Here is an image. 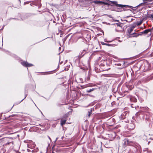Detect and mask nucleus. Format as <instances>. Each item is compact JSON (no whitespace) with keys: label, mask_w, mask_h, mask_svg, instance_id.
<instances>
[{"label":"nucleus","mask_w":153,"mask_h":153,"mask_svg":"<svg viewBox=\"0 0 153 153\" xmlns=\"http://www.w3.org/2000/svg\"><path fill=\"white\" fill-rule=\"evenodd\" d=\"M105 1H109L110 2L108 3L107 2H105L104 1H94V3L96 4H103L105 5H110L111 6H112L114 5H115L116 6V7H119L123 8L124 7L127 6L126 5L118 4L117 2L116 1H110L109 0H105Z\"/></svg>","instance_id":"1"},{"label":"nucleus","mask_w":153,"mask_h":153,"mask_svg":"<svg viewBox=\"0 0 153 153\" xmlns=\"http://www.w3.org/2000/svg\"><path fill=\"white\" fill-rule=\"evenodd\" d=\"M11 134V136H10V148L13 149L15 151L16 153H18V147L16 146V139L17 138V135H16L14 137H13V134Z\"/></svg>","instance_id":"2"},{"label":"nucleus","mask_w":153,"mask_h":153,"mask_svg":"<svg viewBox=\"0 0 153 153\" xmlns=\"http://www.w3.org/2000/svg\"><path fill=\"white\" fill-rule=\"evenodd\" d=\"M116 30L118 32H121L123 31V26L124 24L123 23L119 22L116 24Z\"/></svg>","instance_id":"3"},{"label":"nucleus","mask_w":153,"mask_h":153,"mask_svg":"<svg viewBox=\"0 0 153 153\" xmlns=\"http://www.w3.org/2000/svg\"><path fill=\"white\" fill-rule=\"evenodd\" d=\"M132 142L129 140L127 138H126L123 141L122 146L123 147L125 148L127 146L131 145Z\"/></svg>","instance_id":"4"},{"label":"nucleus","mask_w":153,"mask_h":153,"mask_svg":"<svg viewBox=\"0 0 153 153\" xmlns=\"http://www.w3.org/2000/svg\"><path fill=\"white\" fill-rule=\"evenodd\" d=\"M136 25H133L131 27H129L127 29V31L128 34L129 36H130V34H131V32L133 31L134 29L136 27Z\"/></svg>","instance_id":"5"},{"label":"nucleus","mask_w":153,"mask_h":153,"mask_svg":"<svg viewBox=\"0 0 153 153\" xmlns=\"http://www.w3.org/2000/svg\"><path fill=\"white\" fill-rule=\"evenodd\" d=\"M21 64L24 66L27 67H30L33 65L32 64L29 63L25 61L22 62Z\"/></svg>","instance_id":"6"},{"label":"nucleus","mask_w":153,"mask_h":153,"mask_svg":"<svg viewBox=\"0 0 153 153\" xmlns=\"http://www.w3.org/2000/svg\"><path fill=\"white\" fill-rule=\"evenodd\" d=\"M88 50V47L87 48L84 49L81 52L79 56V58H81L85 54Z\"/></svg>","instance_id":"7"},{"label":"nucleus","mask_w":153,"mask_h":153,"mask_svg":"<svg viewBox=\"0 0 153 153\" xmlns=\"http://www.w3.org/2000/svg\"><path fill=\"white\" fill-rule=\"evenodd\" d=\"M72 114V111H69L67 113H66V114H64L62 117V119H64L65 120L67 119V118L68 117L71 115Z\"/></svg>","instance_id":"8"},{"label":"nucleus","mask_w":153,"mask_h":153,"mask_svg":"<svg viewBox=\"0 0 153 153\" xmlns=\"http://www.w3.org/2000/svg\"><path fill=\"white\" fill-rule=\"evenodd\" d=\"M107 61L106 60H102L101 61V64L100 65L101 67H104L107 65Z\"/></svg>","instance_id":"9"},{"label":"nucleus","mask_w":153,"mask_h":153,"mask_svg":"<svg viewBox=\"0 0 153 153\" xmlns=\"http://www.w3.org/2000/svg\"><path fill=\"white\" fill-rule=\"evenodd\" d=\"M135 125L133 123H131L129 124L128 127L129 130H133L135 128Z\"/></svg>","instance_id":"10"},{"label":"nucleus","mask_w":153,"mask_h":153,"mask_svg":"<svg viewBox=\"0 0 153 153\" xmlns=\"http://www.w3.org/2000/svg\"><path fill=\"white\" fill-rule=\"evenodd\" d=\"M144 3H142L140 4V5H144L146 3H149L153 1V0H143Z\"/></svg>","instance_id":"11"},{"label":"nucleus","mask_w":153,"mask_h":153,"mask_svg":"<svg viewBox=\"0 0 153 153\" xmlns=\"http://www.w3.org/2000/svg\"><path fill=\"white\" fill-rule=\"evenodd\" d=\"M108 135L110 138L112 139L115 137V133L114 132H112L108 134Z\"/></svg>","instance_id":"12"},{"label":"nucleus","mask_w":153,"mask_h":153,"mask_svg":"<svg viewBox=\"0 0 153 153\" xmlns=\"http://www.w3.org/2000/svg\"><path fill=\"white\" fill-rule=\"evenodd\" d=\"M153 29H152V28L151 29H148L145 30L143 31V32H141V33L142 34H147L149 32H151L152 30H153Z\"/></svg>","instance_id":"13"},{"label":"nucleus","mask_w":153,"mask_h":153,"mask_svg":"<svg viewBox=\"0 0 153 153\" xmlns=\"http://www.w3.org/2000/svg\"><path fill=\"white\" fill-rule=\"evenodd\" d=\"M140 35V34H138L137 33H132L131 34H130V36H129L130 37H137L138 36Z\"/></svg>","instance_id":"14"},{"label":"nucleus","mask_w":153,"mask_h":153,"mask_svg":"<svg viewBox=\"0 0 153 153\" xmlns=\"http://www.w3.org/2000/svg\"><path fill=\"white\" fill-rule=\"evenodd\" d=\"M66 121V120L61 119V126H63L65 124Z\"/></svg>","instance_id":"15"},{"label":"nucleus","mask_w":153,"mask_h":153,"mask_svg":"<svg viewBox=\"0 0 153 153\" xmlns=\"http://www.w3.org/2000/svg\"><path fill=\"white\" fill-rule=\"evenodd\" d=\"M97 88H93L91 89H90L89 90H87L86 91L88 93H90L91 91H93L95 90H97Z\"/></svg>","instance_id":"16"},{"label":"nucleus","mask_w":153,"mask_h":153,"mask_svg":"<svg viewBox=\"0 0 153 153\" xmlns=\"http://www.w3.org/2000/svg\"><path fill=\"white\" fill-rule=\"evenodd\" d=\"M143 23V20H141L140 22H136L135 25L134 24V25H136V26H139L140 25Z\"/></svg>","instance_id":"17"},{"label":"nucleus","mask_w":153,"mask_h":153,"mask_svg":"<svg viewBox=\"0 0 153 153\" xmlns=\"http://www.w3.org/2000/svg\"><path fill=\"white\" fill-rule=\"evenodd\" d=\"M131 101H133L134 102H136L137 101V100L136 98L134 97L131 98L130 99Z\"/></svg>","instance_id":"18"},{"label":"nucleus","mask_w":153,"mask_h":153,"mask_svg":"<svg viewBox=\"0 0 153 153\" xmlns=\"http://www.w3.org/2000/svg\"><path fill=\"white\" fill-rule=\"evenodd\" d=\"M101 44L102 45H106L108 46H111V45L109 44H107L104 42H102Z\"/></svg>","instance_id":"19"},{"label":"nucleus","mask_w":153,"mask_h":153,"mask_svg":"<svg viewBox=\"0 0 153 153\" xmlns=\"http://www.w3.org/2000/svg\"><path fill=\"white\" fill-rule=\"evenodd\" d=\"M88 85H89V87H94L96 86V84L92 83H90L88 84Z\"/></svg>","instance_id":"20"},{"label":"nucleus","mask_w":153,"mask_h":153,"mask_svg":"<svg viewBox=\"0 0 153 153\" xmlns=\"http://www.w3.org/2000/svg\"><path fill=\"white\" fill-rule=\"evenodd\" d=\"M92 110L91 109L89 111H88V114H87V115L88 117H90L91 115L92 114Z\"/></svg>","instance_id":"21"},{"label":"nucleus","mask_w":153,"mask_h":153,"mask_svg":"<svg viewBox=\"0 0 153 153\" xmlns=\"http://www.w3.org/2000/svg\"><path fill=\"white\" fill-rule=\"evenodd\" d=\"M126 85L127 87L130 90H131L133 88V86L132 85H127V84H126Z\"/></svg>","instance_id":"22"},{"label":"nucleus","mask_w":153,"mask_h":153,"mask_svg":"<svg viewBox=\"0 0 153 153\" xmlns=\"http://www.w3.org/2000/svg\"><path fill=\"white\" fill-rule=\"evenodd\" d=\"M90 74L89 73L88 75V76L87 77L86 80L87 81H89L90 80Z\"/></svg>","instance_id":"23"},{"label":"nucleus","mask_w":153,"mask_h":153,"mask_svg":"<svg viewBox=\"0 0 153 153\" xmlns=\"http://www.w3.org/2000/svg\"><path fill=\"white\" fill-rule=\"evenodd\" d=\"M84 86V87H83V88L89 87V85H88V84H87L84 86Z\"/></svg>","instance_id":"24"},{"label":"nucleus","mask_w":153,"mask_h":153,"mask_svg":"<svg viewBox=\"0 0 153 153\" xmlns=\"http://www.w3.org/2000/svg\"><path fill=\"white\" fill-rule=\"evenodd\" d=\"M102 69L103 70H104V71H108V70L109 69H110V68H108V69H107V68H102Z\"/></svg>","instance_id":"25"},{"label":"nucleus","mask_w":153,"mask_h":153,"mask_svg":"<svg viewBox=\"0 0 153 153\" xmlns=\"http://www.w3.org/2000/svg\"><path fill=\"white\" fill-rule=\"evenodd\" d=\"M149 17L152 18L153 19V14H151L149 15Z\"/></svg>","instance_id":"26"},{"label":"nucleus","mask_w":153,"mask_h":153,"mask_svg":"<svg viewBox=\"0 0 153 153\" xmlns=\"http://www.w3.org/2000/svg\"><path fill=\"white\" fill-rule=\"evenodd\" d=\"M80 79V82H79V83H82L83 82V80H82V79Z\"/></svg>","instance_id":"27"},{"label":"nucleus","mask_w":153,"mask_h":153,"mask_svg":"<svg viewBox=\"0 0 153 153\" xmlns=\"http://www.w3.org/2000/svg\"><path fill=\"white\" fill-rule=\"evenodd\" d=\"M140 112H138L136 114V115H140Z\"/></svg>","instance_id":"28"},{"label":"nucleus","mask_w":153,"mask_h":153,"mask_svg":"<svg viewBox=\"0 0 153 153\" xmlns=\"http://www.w3.org/2000/svg\"><path fill=\"white\" fill-rule=\"evenodd\" d=\"M64 105L63 104H59L58 105L59 106H61V105Z\"/></svg>","instance_id":"29"},{"label":"nucleus","mask_w":153,"mask_h":153,"mask_svg":"<svg viewBox=\"0 0 153 153\" xmlns=\"http://www.w3.org/2000/svg\"><path fill=\"white\" fill-rule=\"evenodd\" d=\"M27 151L28 152H30V150L29 149H27Z\"/></svg>","instance_id":"30"},{"label":"nucleus","mask_w":153,"mask_h":153,"mask_svg":"<svg viewBox=\"0 0 153 153\" xmlns=\"http://www.w3.org/2000/svg\"><path fill=\"white\" fill-rule=\"evenodd\" d=\"M100 87H99V88H98V89H100Z\"/></svg>","instance_id":"31"},{"label":"nucleus","mask_w":153,"mask_h":153,"mask_svg":"<svg viewBox=\"0 0 153 153\" xmlns=\"http://www.w3.org/2000/svg\"><path fill=\"white\" fill-rule=\"evenodd\" d=\"M152 29H153V27H152Z\"/></svg>","instance_id":"32"},{"label":"nucleus","mask_w":153,"mask_h":153,"mask_svg":"<svg viewBox=\"0 0 153 153\" xmlns=\"http://www.w3.org/2000/svg\"><path fill=\"white\" fill-rule=\"evenodd\" d=\"M26 96H27V95L25 96V97H26Z\"/></svg>","instance_id":"33"},{"label":"nucleus","mask_w":153,"mask_h":153,"mask_svg":"<svg viewBox=\"0 0 153 153\" xmlns=\"http://www.w3.org/2000/svg\"><path fill=\"white\" fill-rule=\"evenodd\" d=\"M1 137V136H0V137Z\"/></svg>","instance_id":"34"},{"label":"nucleus","mask_w":153,"mask_h":153,"mask_svg":"<svg viewBox=\"0 0 153 153\" xmlns=\"http://www.w3.org/2000/svg\"><path fill=\"white\" fill-rule=\"evenodd\" d=\"M20 1V0H19Z\"/></svg>","instance_id":"35"},{"label":"nucleus","mask_w":153,"mask_h":153,"mask_svg":"<svg viewBox=\"0 0 153 153\" xmlns=\"http://www.w3.org/2000/svg\"><path fill=\"white\" fill-rule=\"evenodd\" d=\"M1 131L0 130V131Z\"/></svg>","instance_id":"36"}]
</instances>
